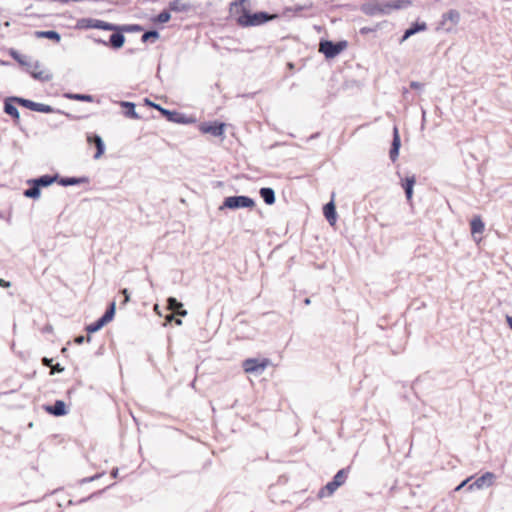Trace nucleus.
Returning <instances> with one entry per match:
<instances>
[{
	"label": "nucleus",
	"instance_id": "obj_1",
	"mask_svg": "<svg viewBox=\"0 0 512 512\" xmlns=\"http://www.w3.org/2000/svg\"><path fill=\"white\" fill-rule=\"evenodd\" d=\"M245 2H247V0H236L230 5L231 12H240L236 21L238 25L242 27L259 26L277 17L276 14H269L264 11L251 13L243 6Z\"/></svg>",
	"mask_w": 512,
	"mask_h": 512
},
{
	"label": "nucleus",
	"instance_id": "obj_2",
	"mask_svg": "<svg viewBox=\"0 0 512 512\" xmlns=\"http://www.w3.org/2000/svg\"><path fill=\"white\" fill-rule=\"evenodd\" d=\"M404 4H409V2H405L403 0H394L386 2L373 1L364 4L362 7V11L367 15L375 16L378 14L389 13L393 9L403 8Z\"/></svg>",
	"mask_w": 512,
	"mask_h": 512
},
{
	"label": "nucleus",
	"instance_id": "obj_3",
	"mask_svg": "<svg viewBox=\"0 0 512 512\" xmlns=\"http://www.w3.org/2000/svg\"><path fill=\"white\" fill-rule=\"evenodd\" d=\"M255 206V201L245 195H239V196H229L226 197L222 203V205L219 207V210L223 209H231L236 210L240 208H253Z\"/></svg>",
	"mask_w": 512,
	"mask_h": 512
},
{
	"label": "nucleus",
	"instance_id": "obj_4",
	"mask_svg": "<svg viewBox=\"0 0 512 512\" xmlns=\"http://www.w3.org/2000/svg\"><path fill=\"white\" fill-rule=\"evenodd\" d=\"M347 47V41L342 40L333 42L330 40H321L319 44V51L325 55L327 59L335 58Z\"/></svg>",
	"mask_w": 512,
	"mask_h": 512
},
{
	"label": "nucleus",
	"instance_id": "obj_5",
	"mask_svg": "<svg viewBox=\"0 0 512 512\" xmlns=\"http://www.w3.org/2000/svg\"><path fill=\"white\" fill-rule=\"evenodd\" d=\"M17 101H18V105H20L22 107H25V108H27L29 110L35 111V112H41V113H55V112H57V113L64 114V112H62L60 110H56V109H54L50 105L34 102L32 100H29V99L17 100ZM65 115L67 117H71L72 118V116L70 114H68V113H65Z\"/></svg>",
	"mask_w": 512,
	"mask_h": 512
},
{
	"label": "nucleus",
	"instance_id": "obj_6",
	"mask_svg": "<svg viewBox=\"0 0 512 512\" xmlns=\"http://www.w3.org/2000/svg\"><path fill=\"white\" fill-rule=\"evenodd\" d=\"M268 360L259 361L258 359L248 358L243 361V369L246 373L259 375L267 367Z\"/></svg>",
	"mask_w": 512,
	"mask_h": 512
},
{
	"label": "nucleus",
	"instance_id": "obj_7",
	"mask_svg": "<svg viewBox=\"0 0 512 512\" xmlns=\"http://www.w3.org/2000/svg\"><path fill=\"white\" fill-rule=\"evenodd\" d=\"M225 124L221 122H203L199 125V130L204 134H210L214 137L224 135Z\"/></svg>",
	"mask_w": 512,
	"mask_h": 512
},
{
	"label": "nucleus",
	"instance_id": "obj_8",
	"mask_svg": "<svg viewBox=\"0 0 512 512\" xmlns=\"http://www.w3.org/2000/svg\"><path fill=\"white\" fill-rule=\"evenodd\" d=\"M17 100H26L25 98L18 96L7 97L4 100V112L11 116L15 123H18L20 120V114L17 107L14 104H18Z\"/></svg>",
	"mask_w": 512,
	"mask_h": 512
},
{
	"label": "nucleus",
	"instance_id": "obj_9",
	"mask_svg": "<svg viewBox=\"0 0 512 512\" xmlns=\"http://www.w3.org/2000/svg\"><path fill=\"white\" fill-rule=\"evenodd\" d=\"M460 21V13L455 9H451L444 13L442 16L441 25L445 27L447 31H450Z\"/></svg>",
	"mask_w": 512,
	"mask_h": 512
},
{
	"label": "nucleus",
	"instance_id": "obj_10",
	"mask_svg": "<svg viewBox=\"0 0 512 512\" xmlns=\"http://www.w3.org/2000/svg\"><path fill=\"white\" fill-rule=\"evenodd\" d=\"M153 107L160 111V113L170 122L173 123H187L188 121L185 119L183 114H180L176 111H171L161 107L158 104H153Z\"/></svg>",
	"mask_w": 512,
	"mask_h": 512
},
{
	"label": "nucleus",
	"instance_id": "obj_11",
	"mask_svg": "<svg viewBox=\"0 0 512 512\" xmlns=\"http://www.w3.org/2000/svg\"><path fill=\"white\" fill-rule=\"evenodd\" d=\"M495 475L492 472H486L482 476L478 477L473 483L468 486V490L482 489L492 485Z\"/></svg>",
	"mask_w": 512,
	"mask_h": 512
},
{
	"label": "nucleus",
	"instance_id": "obj_12",
	"mask_svg": "<svg viewBox=\"0 0 512 512\" xmlns=\"http://www.w3.org/2000/svg\"><path fill=\"white\" fill-rule=\"evenodd\" d=\"M401 146V139L399 135L398 128L394 126L393 128V139L391 143V148L389 151V157L392 162H395L399 156V150Z\"/></svg>",
	"mask_w": 512,
	"mask_h": 512
},
{
	"label": "nucleus",
	"instance_id": "obj_13",
	"mask_svg": "<svg viewBox=\"0 0 512 512\" xmlns=\"http://www.w3.org/2000/svg\"><path fill=\"white\" fill-rule=\"evenodd\" d=\"M87 141L90 144H94L96 146V153L94 154V159H99L105 151V144L103 139L98 134H88Z\"/></svg>",
	"mask_w": 512,
	"mask_h": 512
},
{
	"label": "nucleus",
	"instance_id": "obj_14",
	"mask_svg": "<svg viewBox=\"0 0 512 512\" xmlns=\"http://www.w3.org/2000/svg\"><path fill=\"white\" fill-rule=\"evenodd\" d=\"M85 21L87 22L86 27L88 28L101 29L106 31H115L118 29V26L112 23L105 22L103 20L87 19Z\"/></svg>",
	"mask_w": 512,
	"mask_h": 512
},
{
	"label": "nucleus",
	"instance_id": "obj_15",
	"mask_svg": "<svg viewBox=\"0 0 512 512\" xmlns=\"http://www.w3.org/2000/svg\"><path fill=\"white\" fill-rule=\"evenodd\" d=\"M32 66L28 67L27 71L30 73V75L36 79L43 82H48L52 79V75L45 71H38V68L40 67V63L36 61L33 65V69H30Z\"/></svg>",
	"mask_w": 512,
	"mask_h": 512
},
{
	"label": "nucleus",
	"instance_id": "obj_16",
	"mask_svg": "<svg viewBox=\"0 0 512 512\" xmlns=\"http://www.w3.org/2000/svg\"><path fill=\"white\" fill-rule=\"evenodd\" d=\"M323 214L330 225H334L337 220V213L334 201L326 203L323 207Z\"/></svg>",
	"mask_w": 512,
	"mask_h": 512
},
{
	"label": "nucleus",
	"instance_id": "obj_17",
	"mask_svg": "<svg viewBox=\"0 0 512 512\" xmlns=\"http://www.w3.org/2000/svg\"><path fill=\"white\" fill-rule=\"evenodd\" d=\"M426 29H427V25H426L425 22H422V23L415 22V23H413L408 29L405 30L402 38L400 39V43H403L404 41H406L412 35H414V34H416L418 32H421V31H425Z\"/></svg>",
	"mask_w": 512,
	"mask_h": 512
},
{
	"label": "nucleus",
	"instance_id": "obj_18",
	"mask_svg": "<svg viewBox=\"0 0 512 512\" xmlns=\"http://www.w3.org/2000/svg\"><path fill=\"white\" fill-rule=\"evenodd\" d=\"M88 181L89 179L87 177H60L58 175L57 183L61 186L67 187L88 183Z\"/></svg>",
	"mask_w": 512,
	"mask_h": 512
},
{
	"label": "nucleus",
	"instance_id": "obj_19",
	"mask_svg": "<svg viewBox=\"0 0 512 512\" xmlns=\"http://www.w3.org/2000/svg\"><path fill=\"white\" fill-rule=\"evenodd\" d=\"M57 180H58L57 174L54 176L46 174V175H42L38 178L30 179V180H28V183H35L41 189L42 187L50 186L54 182H57Z\"/></svg>",
	"mask_w": 512,
	"mask_h": 512
},
{
	"label": "nucleus",
	"instance_id": "obj_20",
	"mask_svg": "<svg viewBox=\"0 0 512 512\" xmlns=\"http://www.w3.org/2000/svg\"><path fill=\"white\" fill-rule=\"evenodd\" d=\"M45 409L54 416H64L67 414L66 404L62 400H56L53 405L47 406Z\"/></svg>",
	"mask_w": 512,
	"mask_h": 512
},
{
	"label": "nucleus",
	"instance_id": "obj_21",
	"mask_svg": "<svg viewBox=\"0 0 512 512\" xmlns=\"http://www.w3.org/2000/svg\"><path fill=\"white\" fill-rule=\"evenodd\" d=\"M167 308L174 311L178 316L184 317L187 315V311L183 309V304L175 297H169L167 299Z\"/></svg>",
	"mask_w": 512,
	"mask_h": 512
},
{
	"label": "nucleus",
	"instance_id": "obj_22",
	"mask_svg": "<svg viewBox=\"0 0 512 512\" xmlns=\"http://www.w3.org/2000/svg\"><path fill=\"white\" fill-rule=\"evenodd\" d=\"M416 183V177L414 175L410 177H406L402 182V187L405 191V195L408 201L412 199L413 196V187Z\"/></svg>",
	"mask_w": 512,
	"mask_h": 512
},
{
	"label": "nucleus",
	"instance_id": "obj_23",
	"mask_svg": "<svg viewBox=\"0 0 512 512\" xmlns=\"http://www.w3.org/2000/svg\"><path fill=\"white\" fill-rule=\"evenodd\" d=\"M34 36L38 39H40V38L50 39L56 43H59L61 40V35L57 31H54V30L35 31Z\"/></svg>",
	"mask_w": 512,
	"mask_h": 512
},
{
	"label": "nucleus",
	"instance_id": "obj_24",
	"mask_svg": "<svg viewBox=\"0 0 512 512\" xmlns=\"http://www.w3.org/2000/svg\"><path fill=\"white\" fill-rule=\"evenodd\" d=\"M125 43V36L121 32H115L109 37V46L113 49H120Z\"/></svg>",
	"mask_w": 512,
	"mask_h": 512
},
{
	"label": "nucleus",
	"instance_id": "obj_25",
	"mask_svg": "<svg viewBox=\"0 0 512 512\" xmlns=\"http://www.w3.org/2000/svg\"><path fill=\"white\" fill-rule=\"evenodd\" d=\"M259 194L267 205H272L275 203L276 197L275 192L272 188L263 187L260 189Z\"/></svg>",
	"mask_w": 512,
	"mask_h": 512
},
{
	"label": "nucleus",
	"instance_id": "obj_26",
	"mask_svg": "<svg viewBox=\"0 0 512 512\" xmlns=\"http://www.w3.org/2000/svg\"><path fill=\"white\" fill-rule=\"evenodd\" d=\"M339 488V486L334 482L333 480L328 482L325 486H323L319 492L318 497L324 498V497H330L334 494V492Z\"/></svg>",
	"mask_w": 512,
	"mask_h": 512
},
{
	"label": "nucleus",
	"instance_id": "obj_27",
	"mask_svg": "<svg viewBox=\"0 0 512 512\" xmlns=\"http://www.w3.org/2000/svg\"><path fill=\"white\" fill-rule=\"evenodd\" d=\"M190 9L191 5L182 0H174L169 3V10L173 12H188Z\"/></svg>",
	"mask_w": 512,
	"mask_h": 512
},
{
	"label": "nucleus",
	"instance_id": "obj_28",
	"mask_svg": "<svg viewBox=\"0 0 512 512\" xmlns=\"http://www.w3.org/2000/svg\"><path fill=\"white\" fill-rule=\"evenodd\" d=\"M121 106L126 109L124 112V115L127 118H131V119H139L140 118V116L138 115V113L135 110L134 103L128 102V101H123V102H121Z\"/></svg>",
	"mask_w": 512,
	"mask_h": 512
},
{
	"label": "nucleus",
	"instance_id": "obj_29",
	"mask_svg": "<svg viewBox=\"0 0 512 512\" xmlns=\"http://www.w3.org/2000/svg\"><path fill=\"white\" fill-rule=\"evenodd\" d=\"M31 187L24 190L23 195L27 198L38 199L41 195V189L35 183H28Z\"/></svg>",
	"mask_w": 512,
	"mask_h": 512
},
{
	"label": "nucleus",
	"instance_id": "obj_30",
	"mask_svg": "<svg viewBox=\"0 0 512 512\" xmlns=\"http://www.w3.org/2000/svg\"><path fill=\"white\" fill-rule=\"evenodd\" d=\"M64 97L70 100L92 102L93 96L89 94L65 93Z\"/></svg>",
	"mask_w": 512,
	"mask_h": 512
},
{
	"label": "nucleus",
	"instance_id": "obj_31",
	"mask_svg": "<svg viewBox=\"0 0 512 512\" xmlns=\"http://www.w3.org/2000/svg\"><path fill=\"white\" fill-rule=\"evenodd\" d=\"M349 468L340 469L333 477V481L340 487L342 486L348 477Z\"/></svg>",
	"mask_w": 512,
	"mask_h": 512
},
{
	"label": "nucleus",
	"instance_id": "obj_32",
	"mask_svg": "<svg viewBox=\"0 0 512 512\" xmlns=\"http://www.w3.org/2000/svg\"><path fill=\"white\" fill-rule=\"evenodd\" d=\"M115 311H116V304L115 302H111L109 304V306L107 307L106 311L104 312V314L101 316V318L106 322H110L114 315H115Z\"/></svg>",
	"mask_w": 512,
	"mask_h": 512
},
{
	"label": "nucleus",
	"instance_id": "obj_33",
	"mask_svg": "<svg viewBox=\"0 0 512 512\" xmlns=\"http://www.w3.org/2000/svg\"><path fill=\"white\" fill-rule=\"evenodd\" d=\"M107 323L100 317L97 321L89 324L86 327V331L91 334L99 331L103 326H105Z\"/></svg>",
	"mask_w": 512,
	"mask_h": 512
},
{
	"label": "nucleus",
	"instance_id": "obj_34",
	"mask_svg": "<svg viewBox=\"0 0 512 512\" xmlns=\"http://www.w3.org/2000/svg\"><path fill=\"white\" fill-rule=\"evenodd\" d=\"M483 231H484L483 221L479 217L474 218L471 221V232L473 234H475V233H482Z\"/></svg>",
	"mask_w": 512,
	"mask_h": 512
},
{
	"label": "nucleus",
	"instance_id": "obj_35",
	"mask_svg": "<svg viewBox=\"0 0 512 512\" xmlns=\"http://www.w3.org/2000/svg\"><path fill=\"white\" fill-rule=\"evenodd\" d=\"M10 56L16 60L21 66L30 67V64L26 61L25 56H22L19 52L14 49L10 50Z\"/></svg>",
	"mask_w": 512,
	"mask_h": 512
},
{
	"label": "nucleus",
	"instance_id": "obj_36",
	"mask_svg": "<svg viewBox=\"0 0 512 512\" xmlns=\"http://www.w3.org/2000/svg\"><path fill=\"white\" fill-rule=\"evenodd\" d=\"M313 4H305V5H294L293 7L286 8V12H292L294 14H299L300 12L304 10H310L312 9Z\"/></svg>",
	"mask_w": 512,
	"mask_h": 512
},
{
	"label": "nucleus",
	"instance_id": "obj_37",
	"mask_svg": "<svg viewBox=\"0 0 512 512\" xmlns=\"http://www.w3.org/2000/svg\"><path fill=\"white\" fill-rule=\"evenodd\" d=\"M170 18V12L168 10H163L153 19V22L166 23L170 20Z\"/></svg>",
	"mask_w": 512,
	"mask_h": 512
},
{
	"label": "nucleus",
	"instance_id": "obj_38",
	"mask_svg": "<svg viewBox=\"0 0 512 512\" xmlns=\"http://www.w3.org/2000/svg\"><path fill=\"white\" fill-rule=\"evenodd\" d=\"M159 38V32L156 31V30H149V31H146L143 33L142 37H141V41L142 42H147L149 41L150 39H158Z\"/></svg>",
	"mask_w": 512,
	"mask_h": 512
},
{
	"label": "nucleus",
	"instance_id": "obj_39",
	"mask_svg": "<svg viewBox=\"0 0 512 512\" xmlns=\"http://www.w3.org/2000/svg\"><path fill=\"white\" fill-rule=\"evenodd\" d=\"M124 31H141L142 27L140 25H129L123 27Z\"/></svg>",
	"mask_w": 512,
	"mask_h": 512
},
{
	"label": "nucleus",
	"instance_id": "obj_40",
	"mask_svg": "<svg viewBox=\"0 0 512 512\" xmlns=\"http://www.w3.org/2000/svg\"><path fill=\"white\" fill-rule=\"evenodd\" d=\"M120 292H121V294L124 295V300L121 303V305H125L130 300V295H129L128 289L124 288Z\"/></svg>",
	"mask_w": 512,
	"mask_h": 512
},
{
	"label": "nucleus",
	"instance_id": "obj_41",
	"mask_svg": "<svg viewBox=\"0 0 512 512\" xmlns=\"http://www.w3.org/2000/svg\"><path fill=\"white\" fill-rule=\"evenodd\" d=\"M51 374H54V373H60L64 370V367H62L59 363L55 364V365H52L51 366Z\"/></svg>",
	"mask_w": 512,
	"mask_h": 512
},
{
	"label": "nucleus",
	"instance_id": "obj_42",
	"mask_svg": "<svg viewBox=\"0 0 512 512\" xmlns=\"http://www.w3.org/2000/svg\"><path fill=\"white\" fill-rule=\"evenodd\" d=\"M423 86H424L423 83H420V82H417V81H412L410 83V88H412V89L420 90V89L423 88Z\"/></svg>",
	"mask_w": 512,
	"mask_h": 512
},
{
	"label": "nucleus",
	"instance_id": "obj_43",
	"mask_svg": "<svg viewBox=\"0 0 512 512\" xmlns=\"http://www.w3.org/2000/svg\"><path fill=\"white\" fill-rule=\"evenodd\" d=\"M42 364L46 367H51L53 365V359L43 357L42 358Z\"/></svg>",
	"mask_w": 512,
	"mask_h": 512
},
{
	"label": "nucleus",
	"instance_id": "obj_44",
	"mask_svg": "<svg viewBox=\"0 0 512 512\" xmlns=\"http://www.w3.org/2000/svg\"><path fill=\"white\" fill-rule=\"evenodd\" d=\"M470 481V478L464 480L463 482H461L456 488H455V491H459L461 490L463 487L466 486V484Z\"/></svg>",
	"mask_w": 512,
	"mask_h": 512
},
{
	"label": "nucleus",
	"instance_id": "obj_45",
	"mask_svg": "<svg viewBox=\"0 0 512 512\" xmlns=\"http://www.w3.org/2000/svg\"><path fill=\"white\" fill-rule=\"evenodd\" d=\"M85 341V337L83 335H79L75 337L74 342L76 344H82Z\"/></svg>",
	"mask_w": 512,
	"mask_h": 512
},
{
	"label": "nucleus",
	"instance_id": "obj_46",
	"mask_svg": "<svg viewBox=\"0 0 512 512\" xmlns=\"http://www.w3.org/2000/svg\"><path fill=\"white\" fill-rule=\"evenodd\" d=\"M101 476V474H97L95 476H92V477H89V478H84L82 480L83 483L85 482H91V481H94L95 479H98L99 477Z\"/></svg>",
	"mask_w": 512,
	"mask_h": 512
},
{
	"label": "nucleus",
	"instance_id": "obj_47",
	"mask_svg": "<svg viewBox=\"0 0 512 512\" xmlns=\"http://www.w3.org/2000/svg\"><path fill=\"white\" fill-rule=\"evenodd\" d=\"M0 286L3 288H8L11 286V283L9 281H6L4 279H0Z\"/></svg>",
	"mask_w": 512,
	"mask_h": 512
},
{
	"label": "nucleus",
	"instance_id": "obj_48",
	"mask_svg": "<svg viewBox=\"0 0 512 512\" xmlns=\"http://www.w3.org/2000/svg\"><path fill=\"white\" fill-rule=\"evenodd\" d=\"M372 31H373V29H371V28L363 27V28H361L360 33L361 34H367V33L372 32Z\"/></svg>",
	"mask_w": 512,
	"mask_h": 512
},
{
	"label": "nucleus",
	"instance_id": "obj_49",
	"mask_svg": "<svg viewBox=\"0 0 512 512\" xmlns=\"http://www.w3.org/2000/svg\"><path fill=\"white\" fill-rule=\"evenodd\" d=\"M95 42L99 43V44H102V45H105V46L109 45V41L107 42V41H105L103 39H95Z\"/></svg>",
	"mask_w": 512,
	"mask_h": 512
},
{
	"label": "nucleus",
	"instance_id": "obj_50",
	"mask_svg": "<svg viewBox=\"0 0 512 512\" xmlns=\"http://www.w3.org/2000/svg\"><path fill=\"white\" fill-rule=\"evenodd\" d=\"M506 321L509 328L512 330V316H506Z\"/></svg>",
	"mask_w": 512,
	"mask_h": 512
},
{
	"label": "nucleus",
	"instance_id": "obj_51",
	"mask_svg": "<svg viewBox=\"0 0 512 512\" xmlns=\"http://www.w3.org/2000/svg\"><path fill=\"white\" fill-rule=\"evenodd\" d=\"M118 472H119L118 468H114V469H112V471H111V476H112L113 478H117V476H118Z\"/></svg>",
	"mask_w": 512,
	"mask_h": 512
},
{
	"label": "nucleus",
	"instance_id": "obj_52",
	"mask_svg": "<svg viewBox=\"0 0 512 512\" xmlns=\"http://www.w3.org/2000/svg\"><path fill=\"white\" fill-rule=\"evenodd\" d=\"M173 320H174V315H173V314H168V315L166 316V321H167V322H171V321H173Z\"/></svg>",
	"mask_w": 512,
	"mask_h": 512
},
{
	"label": "nucleus",
	"instance_id": "obj_53",
	"mask_svg": "<svg viewBox=\"0 0 512 512\" xmlns=\"http://www.w3.org/2000/svg\"><path fill=\"white\" fill-rule=\"evenodd\" d=\"M173 321H175V324H176V325H179V326H180V325H182V320H181V319H176V318L174 317V320H173Z\"/></svg>",
	"mask_w": 512,
	"mask_h": 512
},
{
	"label": "nucleus",
	"instance_id": "obj_54",
	"mask_svg": "<svg viewBox=\"0 0 512 512\" xmlns=\"http://www.w3.org/2000/svg\"><path fill=\"white\" fill-rule=\"evenodd\" d=\"M145 103H146L147 105H149V106H152V107H153V104H154L153 102H151V101H150V100H148V99H145Z\"/></svg>",
	"mask_w": 512,
	"mask_h": 512
},
{
	"label": "nucleus",
	"instance_id": "obj_55",
	"mask_svg": "<svg viewBox=\"0 0 512 512\" xmlns=\"http://www.w3.org/2000/svg\"><path fill=\"white\" fill-rule=\"evenodd\" d=\"M304 303H305L306 305L310 304V299H309V298H306V299L304 300Z\"/></svg>",
	"mask_w": 512,
	"mask_h": 512
},
{
	"label": "nucleus",
	"instance_id": "obj_56",
	"mask_svg": "<svg viewBox=\"0 0 512 512\" xmlns=\"http://www.w3.org/2000/svg\"><path fill=\"white\" fill-rule=\"evenodd\" d=\"M155 311H158V305L156 304L154 307Z\"/></svg>",
	"mask_w": 512,
	"mask_h": 512
},
{
	"label": "nucleus",
	"instance_id": "obj_57",
	"mask_svg": "<svg viewBox=\"0 0 512 512\" xmlns=\"http://www.w3.org/2000/svg\"><path fill=\"white\" fill-rule=\"evenodd\" d=\"M59 1L63 3V0H59Z\"/></svg>",
	"mask_w": 512,
	"mask_h": 512
}]
</instances>
